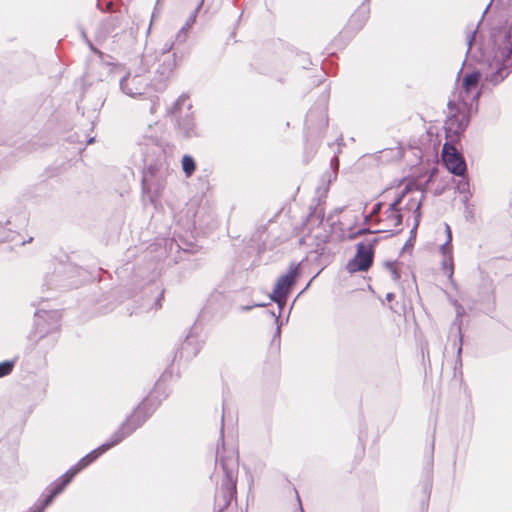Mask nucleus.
I'll list each match as a JSON object with an SVG mask.
<instances>
[{
	"label": "nucleus",
	"instance_id": "ea45409f",
	"mask_svg": "<svg viewBox=\"0 0 512 512\" xmlns=\"http://www.w3.org/2000/svg\"><path fill=\"white\" fill-rule=\"evenodd\" d=\"M475 34H476V31H473L467 39L468 51L471 49L472 44L475 40Z\"/></svg>",
	"mask_w": 512,
	"mask_h": 512
},
{
	"label": "nucleus",
	"instance_id": "e433bc0d",
	"mask_svg": "<svg viewBox=\"0 0 512 512\" xmlns=\"http://www.w3.org/2000/svg\"><path fill=\"white\" fill-rule=\"evenodd\" d=\"M142 188H143V192H145V193L150 192L149 180L146 175L143 177V180H142Z\"/></svg>",
	"mask_w": 512,
	"mask_h": 512
},
{
	"label": "nucleus",
	"instance_id": "b1692460",
	"mask_svg": "<svg viewBox=\"0 0 512 512\" xmlns=\"http://www.w3.org/2000/svg\"><path fill=\"white\" fill-rule=\"evenodd\" d=\"M323 218H324V211L322 209L319 210L318 208L315 207L309 213L307 220L309 222H312V221H314V219H316V221L318 222V225H320L323 221Z\"/></svg>",
	"mask_w": 512,
	"mask_h": 512
},
{
	"label": "nucleus",
	"instance_id": "c85d7f7f",
	"mask_svg": "<svg viewBox=\"0 0 512 512\" xmlns=\"http://www.w3.org/2000/svg\"><path fill=\"white\" fill-rule=\"evenodd\" d=\"M79 138L80 137L77 135V142L80 144L79 151L84 150L87 145L94 142V137L87 138L86 135H83L82 139H79Z\"/></svg>",
	"mask_w": 512,
	"mask_h": 512
},
{
	"label": "nucleus",
	"instance_id": "423d86ee",
	"mask_svg": "<svg viewBox=\"0 0 512 512\" xmlns=\"http://www.w3.org/2000/svg\"><path fill=\"white\" fill-rule=\"evenodd\" d=\"M300 275V264L291 263L289 265L288 271L278 278L275 287L272 293L270 294V299L277 303L279 308L278 315H276L274 312H271V315L276 318L277 323L281 314V310L286 305L287 299L292 291V288Z\"/></svg>",
	"mask_w": 512,
	"mask_h": 512
},
{
	"label": "nucleus",
	"instance_id": "bb28decb",
	"mask_svg": "<svg viewBox=\"0 0 512 512\" xmlns=\"http://www.w3.org/2000/svg\"><path fill=\"white\" fill-rule=\"evenodd\" d=\"M113 3L107 0H97V8L103 12L112 11Z\"/></svg>",
	"mask_w": 512,
	"mask_h": 512
},
{
	"label": "nucleus",
	"instance_id": "393cba45",
	"mask_svg": "<svg viewBox=\"0 0 512 512\" xmlns=\"http://www.w3.org/2000/svg\"><path fill=\"white\" fill-rule=\"evenodd\" d=\"M380 232H382V231L381 230H370L368 228H361L355 232L350 233L348 235V239L354 240V239H356L362 235H365V234H376V233H380Z\"/></svg>",
	"mask_w": 512,
	"mask_h": 512
},
{
	"label": "nucleus",
	"instance_id": "a211bd4d",
	"mask_svg": "<svg viewBox=\"0 0 512 512\" xmlns=\"http://www.w3.org/2000/svg\"><path fill=\"white\" fill-rule=\"evenodd\" d=\"M379 222L381 219L378 220ZM386 223L387 229L386 231H392V227H399L402 225L403 216L400 212H394L391 214H388L387 212L384 213V218L382 219ZM382 232H385V230H381Z\"/></svg>",
	"mask_w": 512,
	"mask_h": 512
},
{
	"label": "nucleus",
	"instance_id": "79ce46f5",
	"mask_svg": "<svg viewBox=\"0 0 512 512\" xmlns=\"http://www.w3.org/2000/svg\"><path fill=\"white\" fill-rule=\"evenodd\" d=\"M445 232H446V235H447V240L452 241L451 228H450V226L448 224H445Z\"/></svg>",
	"mask_w": 512,
	"mask_h": 512
},
{
	"label": "nucleus",
	"instance_id": "09e8293b",
	"mask_svg": "<svg viewBox=\"0 0 512 512\" xmlns=\"http://www.w3.org/2000/svg\"><path fill=\"white\" fill-rule=\"evenodd\" d=\"M460 309H462V307H458V308H457V316H458V317L461 315V311H460Z\"/></svg>",
	"mask_w": 512,
	"mask_h": 512
},
{
	"label": "nucleus",
	"instance_id": "de8ad7c7",
	"mask_svg": "<svg viewBox=\"0 0 512 512\" xmlns=\"http://www.w3.org/2000/svg\"><path fill=\"white\" fill-rule=\"evenodd\" d=\"M44 336H45V333L42 330H40L39 331V339L43 338Z\"/></svg>",
	"mask_w": 512,
	"mask_h": 512
},
{
	"label": "nucleus",
	"instance_id": "f257e3e1",
	"mask_svg": "<svg viewBox=\"0 0 512 512\" xmlns=\"http://www.w3.org/2000/svg\"><path fill=\"white\" fill-rule=\"evenodd\" d=\"M493 57L489 63L490 72L484 80L493 86L501 83L512 71V21L506 29L493 32Z\"/></svg>",
	"mask_w": 512,
	"mask_h": 512
},
{
	"label": "nucleus",
	"instance_id": "6e6552de",
	"mask_svg": "<svg viewBox=\"0 0 512 512\" xmlns=\"http://www.w3.org/2000/svg\"><path fill=\"white\" fill-rule=\"evenodd\" d=\"M442 160L450 173L456 176H465L467 167L464 157L450 142L443 145Z\"/></svg>",
	"mask_w": 512,
	"mask_h": 512
},
{
	"label": "nucleus",
	"instance_id": "58836bf2",
	"mask_svg": "<svg viewBox=\"0 0 512 512\" xmlns=\"http://www.w3.org/2000/svg\"><path fill=\"white\" fill-rule=\"evenodd\" d=\"M382 203L381 202H378L376 203L374 206H373V209H372V212H371V215H378L382 209Z\"/></svg>",
	"mask_w": 512,
	"mask_h": 512
},
{
	"label": "nucleus",
	"instance_id": "4468645a",
	"mask_svg": "<svg viewBox=\"0 0 512 512\" xmlns=\"http://www.w3.org/2000/svg\"><path fill=\"white\" fill-rule=\"evenodd\" d=\"M17 448L8 441H0V473L17 465Z\"/></svg>",
	"mask_w": 512,
	"mask_h": 512
},
{
	"label": "nucleus",
	"instance_id": "aec40b11",
	"mask_svg": "<svg viewBox=\"0 0 512 512\" xmlns=\"http://www.w3.org/2000/svg\"><path fill=\"white\" fill-rule=\"evenodd\" d=\"M368 18V12L365 9H360L357 13H354L349 24L356 29H361Z\"/></svg>",
	"mask_w": 512,
	"mask_h": 512
},
{
	"label": "nucleus",
	"instance_id": "2f4dec72",
	"mask_svg": "<svg viewBox=\"0 0 512 512\" xmlns=\"http://www.w3.org/2000/svg\"><path fill=\"white\" fill-rule=\"evenodd\" d=\"M173 42H166L163 47L161 48V55L160 57H163L164 55H171L170 51L173 48Z\"/></svg>",
	"mask_w": 512,
	"mask_h": 512
},
{
	"label": "nucleus",
	"instance_id": "c9c22d12",
	"mask_svg": "<svg viewBox=\"0 0 512 512\" xmlns=\"http://www.w3.org/2000/svg\"><path fill=\"white\" fill-rule=\"evenodd\" d=\"M263 306H266L265 303H255L253 305H248V306H241L240 307V310L241 311H250L251 309H253L254 307H263Z\"/></svg>",
	"mask_w": 512,
	"mask_h": 512
},
{
	"label": "nucleus",
	"instance_id": "f8f14e48",
	"mask_svg": "<svg viewBox=\"0 0 512 512\" xmlns=\"http://www.w3.org/2000/svg\"><path fill=\"white\" fill-rule=\"evenodd\" d=\"M76 272V268L71 264H61L59 268L56 269L53 275L46 279V284L49 288L52 287H61V288H71L75 286L74 281H69L72 274Z\"/></svg>",
	"mask_w": 512,
	"mask_h": 512
},
{
	"label": "nucleus",
	"instance_id": "1a4fd4ad",
	"mask_svg": "<svg viewBox=\"0 0 512 512\" xmlns=\"http://www.w3.org/2000/svg\"><path fill=\"white\" fill-rule=\"evenodd\" d=\"M374 251L366 249L363 244L356 245V254L346 265L349 273L366 272L373 264Z\"/></svg>",
	"mask_w": 512,
	"mask_h": 512
},
{
	"label": "nucleus",
	"instance_id": "ddd939ff",
	"mask_svg": "<svg viewBox=\"0 0 512 512\" xmlns=\"http://www.w3.org/2000/svg\"><path fill=\"white\" fill-rule=\"evenodd\" d=\"M469 121L470 119L466 114H454L448 117L445 122L447 137H450L451 141H458L461 134L466 130Z\"/></svg>",
	"mask_w": 512,
	"mask_h": 512
},
{
	"label": "nucleus",
	"instance_id": "cd10ccee",
	"mask_svg": "<svg viewBox=\"0 0 512 512\" xmlns=\"http://www.w3.org/2000/svg\"><path fill=\"white\" fill-rule=\"evenodd\" d=\"M379 240L380 238L378 237H372L367 238L365 241L359 242L358 244H363L366 249L369 248L371 251H374V247L379 243Z\"/></svg>",
	"mask_w": 512,
	"mask_h": 512
},
{
	"label": "nucleus",
	"instance_id": "7c9ffc66",
	"mask_svg": "<svg viewBox=\"0 0 512 512\" xmlns=\"http://www.w3.org/2000/svg\"><path fill=\"white\" fill-rule=\"evenodd\" d=\"M411 191V187L409 185L405 186V188L401 191V193L395 198L394 201H397V205L400 206L402 203L403 198L406 196L407 193Z\"/></svg>",
	"mask_w": 512,
	"mask_h": 512
},
{
	"label": "nucleus",
	"instance_id": "603ef678",
	"mask_svg": "<svg viewBox=\"0 0 512 512\" xmlns=\"http://www.w3.org/2000/svg\"><path fill=\"white\" fill-rule=\"evenodd\" d=\"M332 162H335L336 167L338 166V159L334 158Z\"/></svg>",
	"mask_w": 512,
	"mask_h": 512
},
{
	"label": "nucleus",
	"instance_id": "4c0bfd02",
	"mask_svg": "<svg viewBox=\"0 0 512 512\" xmlns=\"http://www.w3.org/2000/svg\"><path fill=\"white\" fill-rule=\"evenodd\" d=\"M159 105L158 98L151 100L150 113L154 114L157 111V107Z\"/></svg>",
	"mask_w": 512,
	"mask_h": 512
},
{
	"label": "nucleus",
	"instance_id": "c756f323",
	"mask_svg": "<svg viewBox=\"0 0 512 512\" xmlns=\"http://www.w3.org/2000/svg\"><path fill=\"white\" fill-rule=\"evenodd\" d=\"M440 251H441L442 255H452L451 241L446 240V242L441 245Z\"/></svg>",
	"mask_w": 512,
	"mask_h": 512
},
{
	"label": "nucleus",
	"instance_id": "c03bdc74",
	"mask_svg": "<svg viewBox=\"0 0 512 512\" xmlns=\"http://www.w3.org/2000/svg\"><path fill=\"white\" fill-rule=\"evenodd\" d=\"M280 333H281V328H280V325L278 324L277 328H276V332H275V337H280Z\"/></svg>",
	"mask_w": 512,
	"mask_h": 512
},
{
	"label": "nucleus",
	"instance_id": "8fccbe9b",
	"mask_svg": "<svg viewBox=\"0 0 512 512\" xmlns=\"http://www.w3.org/2000/svg\"><path fill=\"white\" fill-rule=\"evenodd\" d=\"M399 232H401V229H397V230L393 231V233L391 235L398 234Z\"/></svg>",
	"mask_w": 512,
	"mask_h": 512
},
{
	"label": "nucleus",
	"instance_id": "f3484780",
	"mask_svg": "<svg viewBox=\"0 0 512 512\" xmlns=\"http://www.w3.org/2000/svg\"><path fill=\"white\" fill-rule=\"evenodd\" d=\"M424 198V192L421 193V198L416 201L414 198H411L407 204L403 207L404 210H413L414 216V226L411 229V234H415L416 230L419 226L420 218H421V206L422 200Z\"/></svg>",
	"mask_w": 512,
	"mask_h": 512
},
{
	"label": "nucleus",
	"instance_id": "864d4df0",
	"mask_svg": "<svg viewBox=\"0 0 512 512\" xmlns=\"http://www.w3.org/2000/svg\"><path fill=\"white\" fill-rule=\"evenodd\" d=\"M370 217H371V215L366 216L365 221L368 222Z\"/></svg>",
	"mask_w": 512,
	"mask_h": 512
},
{
	"label": "nucleus",
	"instance_id": "20e7f679",
	"mask_svg": "<svg viewBox=\"0 0 512 512\" xmlns=\"http://www.w3.org/2000/svg\"><path fill=\"white\" fill-rule=\"evenodd\" d=\"M154 59L150 54L141 57V66L128 71L119 81L120 90L127 96L136 97L144 93L151 82L149 63Z\"/></svg>",
	"mask_w": 512,
	"mask_h": 512
},
{
	"label": "nucleus",
	"instance_id": "0eeeda50",
	"mask_svg": "<svg viewBox=\"0 0 512 512\" xmlns=\"http://www.w3.org/2000/svg\"><path fill=\"white\" fill-rule=\"evenodd\" d=\"M119 444V441L115 438L114 435L110 437L108 441L92 450L86 456L82 457L74 466H72L64 475L58 478V480H63L67 482V486L73 480V478L88 465L93 463L98 457L107 452L112 447Z\"/></svg>",
	"mask_w": 512,
	"mask_h": 512
},
{
	"label": "nucleus",
	"instance_id": "39448f33",
	"mask_svg": "<svg viewBox=\"0 0 512 512\" xmlns=\"http://www.w3.org/2000/svg\"><path fill=\"white\" fill-rule=\"evenodd\" d=\"M192 104L187 96H180L169 113L175 116L177 132L185 139L198 136L194 113L191 111Z\"/></svg>",
	"mask_w": 512,
	"mask_h": 512
},
{
	"label": "nucleus",
	"instance_id": "5fc2aeb1",
	"mask_svg": "<svg viewBox=\"0 0 512 512\" xmlns=\"http://www.w3.org/2000/svg\"><path fill=\"white\" fill-rule=\"evenodd\" d=\"M54 328L47 330L45 333H51Z\"/></svg>",
	"mask_w": 512,
	"mask_h": 512
},
{
	"label": "nucleus",
	"instance_id": "4be33fe9",
	"mask_svg": "<svg viewBox=\"0 0 512 512\" xmlns=\"http://www.w3.org/2000/svg\"><path fill=\"white\" fill-rule=\"evenodd\" d=\"M442 269L449 279H452L454 273L453 255H443Z\"/></svg>",
	"mask_w": 512,
	"mask_h": 512
},
{
	"label": "nucleus",
	"instance_id": "412c9836",
	"mask_svg": "<svg viewBox=\"0 0 512 512\" xmlns=\"http://www.w3.org/2000/svg\"><path fill=\"white\" fill-rule=\"evenodd\" d=\"M198 10L199 9H197V8L195 9V11L187 19L185 25L179 30V32L176 36L177 40H179L181 42H184L186 40L188 30L191 28V26L196 21V15H197Z\"/></svg>",
	"mask_w": 512,
	"mask_h": 512
},
{
	"label": "nucleus",
	"instance_id": "a19ab883",
	"mask_svg": "<svg viewBox=\"0 0 512 512\" xmlns=\"http://www.w3.org/2000/svg\"><path fill=\"white\" fill-rule=\"evenodd\" d=\"M35 317H36V326H37V329H39V327L41 326V319L43 318V316L41 315V311H36Z\"/></svg>",
	"mask_w": 512,
	"mask_h": 512
},
{
	"label": "nucleus",
	"instance_id": "2eb2a0df",
	"mask_svg": "<svg viewBox=\"0 0 512 512\" xmlns=\"http://www.w3.org/2000/svg\"><path fill=\"white\" fill-rule=\"evenodd\" d=\"M481 80V73L477 70L465 75L462 81V88L464 92L469 95L472 93V100L477 101L481 95V91L477 90Z\"/></svg>",
	"mask_w": 512,
	"mask_h": 512
},
{
	"label": "nucleus",
	"instance_id": "7ed1b4c3",
	"mask_svg": "<svg viewBox=\"0 0 512 512\" xmlns=\"http://www.w3.org/2000/svg\"><path fill=\"white\" fill-rule=\"evenodd\" d=\"M160 388L161 384L157 383L150 396L144 399L113 433L119 443L140 428L153 414L157 405L161 402V399L156 396Z\"/></svg>",
	"mask_w": 512,
	"mask_h": 512
},
{
	"label": "nucleus",
	"instance_id": "3c124183",
	"mask_svg": "<svg viewBox=\"0 0 512 512\" xmlns=\"http://www.w3.org/2000/svg\"><path fill=\"white\" fill-rule=\"evenodd\" d=\"M203 2H204V0H201V1H200L199 5L197 6V9H200V8H201V6H202Z\"/></svg>",
	"mask_w": 512,
	"mask_h": 512
},
{
	"label": "nucleus",
	"instance_id": "a878e982",
	"mask_svg": "<svg viewBox=\"0 0 512 512\" xmlns=\"http://www.w3.org/2000/svg\"><path fill=\"white\" fill-rule=\"evenodd\" d=\"M386 267L387 269L389 270V272L391 273V276H392V279L394 281H398L400 279V273L399 271L397 270L396 266H395V263L394 262H386Z\"/></svg>",
	"mask_w": 512,
	"mask_h": 512
},
{
	"label": "nucleus",
	"instance_id": "9d476101",
	"mask_svg": "<svg viewBox=\"0 0 512 512\" xmlns=\"http://www.w3.org/2000/svg\"><path fill=\"white\" fill-rule=\"evenodd\" d=\"M176 67V54L164 55L158 58V64L155 68V76L151 82L156 88H160L173 74Z\"/></svg>",
	"mask_w": 512,
	"mask_h": 512
},
{
	"label": "nucleus",
	"instance_id": "9b49d317",
	"mask_svg": "<svg viewBox=\"0 0 512 512\" xmlns=\"http://www.w3.org/2000/svg\"><path fill=\"white\" fill-rule=\"evenodd\" d=\"M66 487V481L56 479L45 490L38 502L30 508V512H43Z\"/></svg>",
	"mask_w": 512,
	"mask_h": 512
},
{
	"label": "nucleus",
	"instance_id": "6e6d98bb",
	"mask_svg": "<svg viewBox=\"0 0 512 512\" xmlns=\"http://www.w3.org/2000/svg\"><path fill=\"white\" fill-rule=\"evenodd\" d=\"M188 344H189V338H187L185 341V345H188Z\"/></svg>",
	"mask_w": 512,
	"mask_h": 512
},
{
	"label": "nucleus",
	"instance_id": "f03ea898",
	"mask_svg": "<svg viewBox=\"0 0 512 512\" xmlns=\"http://www.w3.org/2000/svg\"><path fill=\"white\" fill-rule=\"evenodd\" d=\"M221 441L222 451L217 448L216 465H219L222 468L225 476L215 496V507L218 509V512L224 511L235 497L237 482L236 476L238 472V457L236 453L234 451H230L228 455H225L223 416L221 420Z\"/></svg>",
	"mask_w": 512,
	"mask_h": 512
},
{
	"label": "nucleus",
	"instance_id": "dca6fc26",
	"mask_svg": "<svg viewBox=\"0 0 512 512\" xmlns=\"http://www.w3.org/2000/svg\"><path fill=\"white\" fill-rule=\"evenodd\" d=\"M317 117H319L318 119V123H317V126L321 129V128H325L327 127L328 125V116H327V113H326V106H325V100L323 101V103L321 104L320 107L314 109H310L307 113V116H306V122L307 123H310V124H313L314 123V119Z\"/></svg>",
	"mask_w": 512,
	"mask_h": 512
},
{
	"label": "nucleus",
	"instance_id": "6ab92c4d",
	"mask_svg": "<svg viewBox=\"0 0 512 512\" xmlns=\"http://www.w3.org/2000/svg\"><path fill=\"white\" fill-rule=\"evenodd\" d=\"M182 170L187 178H190L196 170V161L191 155H184L181 160Z\"/></svg>",
	"mask_w": 512,
	"mask_h": 512
},
{
	"label": "nucleus",
	"instance_id": "a18cd8bd",
	"mask_svg": "<svg viewBox=\"0 0 512 512\" xmlns=\"http://www.w3.org/2000/svg\"><path fill=\"white\" fill-rule=\"evenodd\" d=\"M44 314H46V315H47L48 317H50V318H54V317H56V316H57V312H51V313H46V312H44Z\"/></svg>",
	"mask_w": 512,
	"mask_h": 512
},
{
	"label": "nucleus",
	"instance_id": "49530a36",
	"mask_svg": "<svg viewBox=\"0 0 512 512\" xmlns=\"http://www.w3.org/2000/svg\"><path fill=\"white\" fill-rule=\"evenodd\" d=\"M393 298H394V294H393V293H388V294L386 295V299H387L388 301H391Z\"/></svg>",
	"mask_w": 512,
	"mask_h": 512
},
{
	"label": "nucleus",
	"instance_id": "72a5a7b5",
	"mask_svg": "<svg viewBox=\"0 0 512 512\" xmlns=\"http://www.w3.org/2000/svg\"><path fill=\"white\" fill-rule=\"evenodd\" d=\"M82 36L85 38V40H86V42H87V44H88L89 48H90L94 53L98 54L99 56H102V52H101L100 50H98V49H97V48L92 44V42H91L90 40H88V39H87L85 32H82Z\"/></svg>",
	"mask_w": 512,
	"mask_h": 512
},
{
	"label": "nucleus",
	"instance_id": "5701e85b",
	"mask_svg": "<svg viewBox=\"0 0 512 512\" xmlns=\"http://www.w3.org/2000/svg\"><path fill=\"white\" fill-rule=\"evenodd\" d=\"M15 365V361L13 360H5L0 363V378L6 375H9Z\"/></svg>",
	"mask_w": 512,
	"mask_h": 512
},
{
	"label": "nucleus",
	"instance_id": "37998d69",
	"mask_svg": "<svg viewBox=\"0 0 512 512\" xmlns=\"http://www.w3.org/2000/svg\"><path fill=\"white\" fill-rule=\"evenodd\" d=\"M162 297H163V291L159 294L158 298L155 301L156 308L161 306L160 300H161Z\"/></svg>",
	"mask_w": 512,
	"mask_h": 512
},
{
	"label": "nucleus",
	"instance_id": "473e14b6",
	"mask_svg": "<svg viewBox=\"0 0 512 512\" xmlns=\"http://www.w3.org/2000/svg\"><path fill=\"white\" fill-rule=\"evenodd\" d=\"M400 206L397 205V201H393L389 207L387 208V210L385 212H387L388 214H391V213H394V212H400Z\"/></svg>",
	"mask_w": 512,
	"mask_h": 512
},
{
	"label": "nucleus",
	"instance_id": "f704fd0d",
	"mask_svg": "<svg viewBox=\"0 0 512 512\" xmlns=\"http://www.w3.org/2000/svg\"><path fill=\"white\" fill-rule=\"evenodd\" d=\"M453 325H457V330H458V333H459V342H460V346H459V348H458V350H457V355H458V357H460L461 352H462V340H463V339H462V335H461V328H460V324H458V323H456V322H454V323H453Z\"/></svg>",
	"mask_w": 512,
	"mask_h": 512
}]
</instances>
